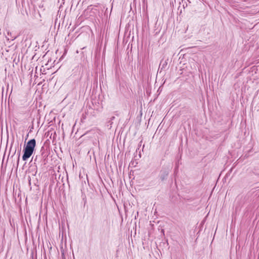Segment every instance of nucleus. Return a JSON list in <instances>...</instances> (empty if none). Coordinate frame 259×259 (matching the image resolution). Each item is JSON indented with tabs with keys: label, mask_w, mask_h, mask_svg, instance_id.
Wrapping results in <instances>:
<instances>
[{
	"label": "nucleus",
	"mask_w": 259,
	"mask_h": 259,
	"mask_svg": "<svg viewBox=\"0 0 259 259\" xmlns=\"http://www.w3.org/2000/svg\"><path fill=\"white\" fill-rule=\"evenodd\" d=\"M118 122V119L116 118L114 116H112L110 118L107 119L105 123V127L107 130H117L118 128L117 123Z\"/></svg>",
	"instance_id": "obj_1"
},
{
	"label": "nucleus",
	"mask_w": 259,
	"mask_h": 259,
	"mask_svg": "<svg viewBox=\"0 0 259 259\" xmlns=\"http://www.w3.org/2000/svg\"><path fill=\"white\" fill-rule=\"evenodd\" d=\"M40 155H36L34 159V161H36L37 159L40 158L41 161L45 165L48 162V152L46 151L44 146L41 147L40 149Z\"/></svg>",
	"instance_id": "obj_2"
},
{
	"label": "nucleus",
	"mask_w": 259,
	"mask_h": 259,
	"mask_svg": "<svg viewBox=\"0 0 259 259\" xmlns=\"http://www.w3.org/2000/svg\"><path fill=\"white\" fill-rule=\"evenodd\" d=\"M170 171V169L168 167H162L161 169L159 174V178L161 182H164L167 179L169 174Z\"/></svg>",
	"instance_id": "obj_3"
},
{
	"label": "nucleus",
	"mask_w": 259,
	"mask_h": 259,
	"mask_svg": "<svg viewBox=\"0 0 259 259\" xmlns=\"http://www.w3.org/2000/svg\"><path fill=\"white\" fill-rule=\"evenodd\" d=\"M23 155L22 156V159L23 161L27 160L33 154V151L27 149L24 147L23 148Z\"/></svg>",
	"instance_id": "obj_4"
},
{
	"label": "nucleus",
	"mask_w": 259,
	"mask_h": 259,
	"mask_svg": "<svg viewBox=\"0 0 259 259\" xmlns=\"http://www.w3.org/2000/svg\"><path fill=\"white\" fill-rule=\"evenodd\" d=\"M35 146H36V141L34 139H32L29 140L27 142L26 146H24V147H25L27 149H30L34 151L35 150Z\"/></svg>",
	"instance_id": "obj_5"
},
{
	"label": "nucleus",
	"mask_w": 259,
	"mask_h": 259,
	"mask_svg": "<svg viewBox=\"0 0 259 259\" xmlns=\"http://www.w3.org/2000/svg\"><path fill=\"white\" fill-rule=\"evenodd\" d=\"M40 122L38 119H33L32 121V124L28 127V130H33L34 128H40L41 126H39ZM42 126V125H41Z\"/></svg>",
	"instance_id": "obj_6"
},
{
	"label": "nucleus",
	"mask_w": 259,
	"mask_h": 259,
	"mask_svg": "<svg viewBox=\"0 0 259 259\" xmlns=\"http://www.w3.org/2000/svg\"><path fill=\"white\" fill-rule=\"evenodd\" d=\"M167 65V60H162L160 63L158 70H160V72L163 69H164Z\"/></svg>",
	"instance_id": "obj_7"
},
{
	"label": "nucleus",
	"mask_w": 259,
	"mask_h": 259,
	"mask_svg": "<svg viewBox=\"0 0 259 259\" xmlns=\"http://www.w3.org/2000/svg\"><path fill=\"white\" fill-rule=\"evenodd\" d=\"M79 132V131H76V132H75V134H74V138L75 139V140H77V139H79L80 138H81V137H82L83 136L86 135L87 133H88V132L85 133H80L79 134H78V132Z\"/></svg>",
	"instance_id": "obj_8"
},
{
	"label": "nucleus",
	"mask_w": 259,
	"mask_h": 259,
	"mask_svg": "<svg viewBox=\"0 0 259 259\" xmlns=\"http://www.w3.org/2000/svg\"><path fill=\"white\" fill-rule=\"evenodd\" d=\"M53 131H48V132L45 133V136L46 137H49V138L50 139H52V135H53Z\"/></svg>",
	"instance_id": "obj_9"
},
{
	"label": "nucleus",
	"mask_w": 259,
	"mask_h": 259,
	"mask_svg": "<svg viewBox=\"0 0 259 259\" xmlns=\"http://www.w3.org/2000/svg\"><path fill=\"white\" fill-rule=\"evenodd\" d=\"M128 133L127 131H119L118 135H120V137L122 136V135L124 136V138H125L127 134Z\"/></svg>",
	"instance_id": "obj_10"
},
{
	"label": "nucleus",
	"mask_w": 259,
	"mask_h": 259,
	"mask_svg": "<svg viewBox=\"0 0 259 259\" xmlns=\"http://www.w3.org/2000/svg\"><path fill=\"white\" fill-rule=\"evenodd\" d=\"M56 138H57L56 131H54L53 132V135H52V139H53V141L55 140L56 139Z\"/></svg>",
	"instance_id": "obj_11"
},
{
	"label": "nucleus",
	"mask_w": 259,
	"mask_h": 259,
	"mask_svg": "<svg viewBox=\"0 0 259 259\" xmlns=\"http://www.w3.org/2000/svg\"><path fill=\"white\" fill-rule=\"evenodd\" d=\"M12 141H11V143L10 150L12 149L13 144V143L14 142V136H13V134L12 133Z\"/></svg>",
	"instance_id": "obj_12"
},
{
	"label": "nucleus",
	"mask_w": 259,
	"mask_h": 259,
	"mask_svg": "<svg viewBox=\"0 0 259 259\" xmlns=\"http://www.w3.org/2000/svg\"><path fill=\"white\" fill-rule=\"evenodd\" d=\"M21 147L19 149H18V153H19V155H18V162L19 161V157H20V153H21Z\"/></svg>",
	"instance_id": "obj_13"
},
{
	"label": "nucleus",
	"mask_w": 259,
	"mask_h": 259,
	"mask_svg": "<svg viewBox=\"0 0 259 259\" xmlns=\"http://www.w3.org/2000/svg\"><path fill=\"white\" fill-rule=\"evenodd\" d=\"M17 36H12V38H11V40H14L15 39H16L17 38Z\"/></svg>",
	"instance_id": "obj_14"
},
{
	"label": "nucleus",
	"mask_w": 259,
	"mask_h": 259,
	"mask_svg": "<svg viewBox=\"0 0 259 259\" xmlns=\"http://www.w3.org/2000/svg\"><path fill=\"white\" fill-rule=\"evenodd\" d=\"M6 133H7V134L8 138H9V131L7 130L6 131Z\"/></svg>",
	"instance_id": "obj_15"
},
{
	"label": "nucleus",
	"mask_w": 259,
	"mask_h": 259,
	"mask_svg": "<svg viewBox=\"0 0 259 259\" xmlns=\"http://www.w3.org/2000/svg\"><path fill=\"white\" fill-rule=\"evenodd\" d=\"M142 141H141L140 142V144H139V147H140L141 146V143H142ZM138 149H139V148H138Z\"/></svg>",
	"instance_id": "obj_16"
},
{
	"label": "nucleus",
	"mask_w": 259,
	"mask_h": 259,
	"mask_svg": "<svg viewBox=\"0 0 259 259\" xmlns=\"http://www.w3.org/2000/svg\"><path fill=\"white\" fill-rule=\"evenodd\" d=\"M164 230H163V229H162V230H161V233H162L163 235H164Z\"/></svg>",
	"instance_id": "obj_17"
},
{
	"label": "nucleus",
	"mask_w": 259,
	"mask_h": 259,
	"mask_svg": "<svg viewBox=\"0 0 259 259\" xmlns=\"http://www.w3.org/2000/svg\"><path fill=\"white\" fill-rule=\"evenodd\" d=\"M8 35H11V32H8Z\"/></svg>",
	"instance_id": "obj_18"
},
{
	"label": "nucleus",
	"mask_w": 259,
	"mask_h": 259,
	"mask_svg": "<svg viewBox=\"0 0 259 259\" xmlns=\"http://www.w3.org/2000/svg\"><path fill=\"white\" fill-rule=\"evenodd\" d=\"M62 135H63V136H64V131H62Z\"/></svg>",
	"instance_id": "obj_19"
},
{
	"label": "nucleus",
	"mask_w": 259,
	"mask_h": 259,
	"mask_svg": "<svg viewBox=\"0 0 259 259\" xmlns=\"http://www.w3.org/2000/svg\"><path fill=\"white\" fill-rule=\"evenodd\" d=\"M73 132H74V131H73V130H72V131H71V134H73Z\"/></svg>",
	"instance_id": "obj_20"
},
{
	"label": "nucleus",
	"mask_w": 259,
	"mask_h": 259,
	"mask_svg": "<svg viewBox=\"0 0 259 259\" xmlns=\"http://www.w3.org/2000/svg\"><path fill=\"white\" fill-rule=\"evenodd\" d=\"M16 148H15L14 154L16 153Z\"/></svg>",
	"instance_id": "obj_21"
},
{
	"label": "nucleus",
	"mask_w": 259,
	"mask_h": 259,
	"mask_svg": "<svg viewBox=\"0 0 259 259\" xmlns=\"http://www.w3.org/2000/svg\"><path fill=\"white\" fill-rule=\"evenodd\" d=\"M50 130H54L53 127H51Z\"/></svg>",
	"instance_id": "obj_22"
},
{
	"label": "nucleus",
	"mask_w": 259,
	"mask_h": 259,
	"mask_svg": "<svg viewBox=\"0 0 259 259\" xmlns=\"http://www.w3.org/2000/svg\"><path fill=\"white\" fill-rule=\"evenodd\" d=\"M28 134L27 135V137H26V139L28 138Z\"/></svg>",
	"instance_id": "obj_23"
}]
</instances>
